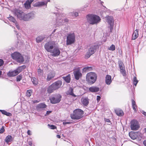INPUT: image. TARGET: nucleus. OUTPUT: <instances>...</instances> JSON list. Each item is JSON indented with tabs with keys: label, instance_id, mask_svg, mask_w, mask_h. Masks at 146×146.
I'll list each match as a JSON object with an SVG mask.
<instances>
[{
	"label": "nucleus",
	"instance_id": "a211bd4d",
	"mask_svg": "<svg viewBox=\"0 0 146 146\" xmlns=\"http://www.w3.org/2000/svg\"><path fill=\"white\" fill-rule=\"evenodd\" d=\"M111 76L109 75H107L106 77L105 82L106 84L108 85H110L111 82Z\"/></svg>",
	"mask_w": 146,
	"mask_h": 146
},
{
	"label": "nucleus",
	"instance_id": "09e8293b",
	"mask_svg": "<svg viewBox=\"0 0 146 146\" xmlns=\"http://www.w3.org/2000/svg\"><path fill=\"white\" fill-rule=\"evenodd\" d=\"M105 121L106 122L110 123L111 121L109 119H105Z\"/></svg>",
	"mask_w": 146,
	"mask_h": 146
},
{
	"label": "nucleus",
	"instance_id": "2f4dec72",
	"mask_svg": "<svg viewBox=\"0 0 146 146\" xmlns=\"http://www.w3.org/2000/svg\"><path fill=\"white\" fill-rule=\"evenodd\" d=\"M12 136L11 135H8L7 136L5 139V141L7 143L12 141Z\"/></svg>",
	"mask_w": 146,
	"mask_h": 146
},
{
	"label": "nucleus",
	"instance_id": "f03ea898",
	"mask_svg": "<svg viewBox=\"0 0 146 146\" xmlns=\"http://www.w3.org/2000/svg\"><path fill=\"white\" fill-rule=\"evenodd\" d=\"M87 22L92 25L97 24L100 21L101 19L100 17L96 15L88 14L86 16Z\"/></svg>",
	"mask_w": 146,
	"mask_h": 146
},
{
	"label": "nucleus",
	"instance_id": "a19ab883",
	"mask_svg": "<svg viewBox=\"0 0 146 146\" xmlns=\"http://www.w3.org/2000/svg\"><path fill=\"white\" fill-rule=\"evenodd\" d=\"M22 78V75L21 74H20L18 75L17 77V82L20 81Z\"/></svg>",
	"mask_w": 146,
	"mask_h": 146
},
{
	"label": "nucleus",
	"instance_id": "ddd939ff",
	"mask_svg": "<svg viewBox=\"0 0 146 146\" xmlns=\"http://www.w3.org/2000/svg\"><path fill=\"white\" fill-rule=\"evenodd\" d=\"M118 64L120 69V72L123 76H125L126 75L125 70V66L123 62L121 60L118 61Z\"/></svg>",
	"mask_w": 146,
	"mask_h": 146
},
{
	"label": "nucleus",
	"instance_id": "f704fd0d",
	"mask_svg": "<svg viewBox=\"0 0 146 146\" xmlns=\"http://www.w3.org/2000/svg\"><path fill=\"white\" fill-rule=\"evenodd\" d=\"M92 69L91 67L86 66L83 69V71L85 72H87L88 71H90Z\"/></svg>",
	"mask_w": 146,
	"mask_h": 146
},
{
	"label": "nucleus",
	"instance_id": "473e14b6",
	"mask_svg": "<svg viewBox=\"0 0 146 146\" xmlns=\"http://www.w3.org/2000/svg\"><path fill=\"white\" fill-rule=\"evenodd\" d=\"M32 81L33 84L35 85H36L38 84V80L35 77H33L31 79Z\"/></svg>",
	"mask_w": 146,
	"mask_h": 146
},
{
	"label": "nucleus",
	"instance_id": "4468645a",
	"mask_svg": "<svg viewBox=\"0 0 146 146\" xmlns=\"http://www.w3.org/2000/svg\"><path fill=\"white\" fill-rule=\"evenodd\" d=\"M106 18L107 22L110 25V30L111 31V30L113 29L114 23L113 17L111 16H107L106 17Z\"/></svg>",
	"mask_w": 146,
	"mask_h": 146
},
{
	"label": "nucleus",
	"instance_id": "c03bdc74",
	"mask_svg": "<svg viewBox=\"0 0 146 146\" xmlns=\"http://www.w3.org/2000/svg\"><path fill=\"white\" fill-rule=\"evenodd\" d=\"M71 14L72 16H74L75 17H77L78 15V13L77 12H73L72 13H71Z\"/></svg>",
	"mask_w": 146,
	"mask_h": 146
},
{
	"label": "nucleus",
	"instance_id": "4d7b16f0",
	"mask_svg": "<svg viewBox=\"0 0 146 146\" xmlns=\"http://www.w3.org/2000/svg\"><path fill=\"white\" fill-rule=\"evenodd\" d=\"M143 143L145 146H146V140L143 141Z\"/></svg>",
	"mask_w": 146,
	"mask_h": 146
},
{
	"label": "nucleus",
	"instance_id": "f3484780",
	"mask_svg": "<svg viewBox=\"0 0 146 146\" xmlns=\"http://www.w3.org/2000/svg\"><path fill=\"white\" fill-rule=\"evenodd\" d=\"M55 75V73L54 71H52L50 72L48 74L46 80L47 81L50 80L53 78Z\"/></svg>",
	"mask_w": 146,
	"mask_h": 146
},
{
	"label": "nucleus",
	"instance_id": "3c124183",
	"mask_svg": "<svg viewBox=\"0 0 146 146\" xmlns=\"http://www.w3.org/2000/svg\"><path fill=\"white\" fill-rule=\"evenodd\" d=\"M16 25V27L18 29H20V27L19 25L17 24V22L15 23Z\"/></svg>",
	"mask_w": 146,
	"mask_h": 146
},
{
	"label": "nucleus",
	"instance_id": "bf43d9fd",
	"mask_svg": "<svg viewBox=\"0 0 146 146\" xmlns=\"http://www.w3.org/2000/svg\"><path fill=\"white\" fill-rule=\"evenodd\" d=\"M51 111H47V112H46V114H49L51 112Z\"/></svg>",
	"mask_w": 146,
	"mask_h": 146
},
{
	"label": "nucleus",
	"instance_id": "49530a36",
	"mask_svg": "<svg viewBox=\"0 0 146 146\" xmlns=\"http://www.w3.org/2000/svg\"><path fill=\"white\" fill-rule=\"evenodd\" d=\"M5 130L4 129V126H2V127L0 129V133H3L5 131Z\"/></svg>",
	"mask_w": 146,
	"mask_h": 146
},
{
	"label": "nucleus",
	"instance_id": "79ce46f5",
	"mask_svg": "<svg viewBox=\"0 0 146 146\" xmlns=\"http://www.w3.org/2000/svg\"><path fill=\"white\" fill-rule=\"evenodd\" d=\"M115 46L113 44H112L108 49L111 50L113 51L115 50Z\"/></svg>",
	"mask_w": 146,
	"mask_h": 146
},
{
	"label": "nucleus",
	"instance_id": "393cba45",
	"mask_svg": "<svg viewBox=\"0 0 146 146\" xmlns=\"http://www.w3.org/2000/svg\"><path fill=\"white\" fill-rule=\"evenodd\" d=\"M33 2L31 0H28L24 3L25 7L27 9H29L31 7V4Z\"/></svg>",
	"mask_w": 146,
	"mask_h": 146
},
{
	"label": "nucleus",
	"instance_id": "1a4fd4ad",
	"mask_svg": "<svg viewBox=\"0 0 146 146\" xmlns=\"http://www.w3.org/2000/svg\"><path fill=\"white\" fill-rule=\"evenodd\" d=\"M55 46V44L54 42L53 41H50L45 44L44 47L45 49L47 52H50Z\"/></svg>",
	"mask_w": 146,
	"mask_h": 146
},
{
	"label": "nucleus",
	"instance_id": "864d4df0",
	"mask_svg": "<svg viewBox=\"0 0 146 146\" xmlns=\"http://www.w3.org/2000/svg\"><path fill=\"white\" fill-rule=\"evenodd\" d=\"M141 112L145 116H146V112L143 111H142Z\"/></svg>",
	"mask_w": 146,
	"mask_h": 146
},
{
	"label": "nucleus",
	"instance_id": "58836bf2",
	"mask_svg": "<svg viewBox=\"0 0 146 146\" xmlns=\"http://www.w3.org/2000/svg\"><path fill=\"white\" fill-rule=\"evenodd\" d=\"M32 92V90H27L26 92V96L28 97H30L31 95Z\"/></svg>",
	"mask_w": 146,
	"mask_h": 146
},
{
	"label": "nucleus",
	"instance_id": "0eeeda50",
	"mask_svg": "<svg viewBox=\"0 0 146 146\" xmlns=\"http://www.w3.org/2000/svg\"><path fill=\"white\" fill-rule=\"evenodd\" d=\"M56 15L57 16L58 15V16L57 17L56 20V23L57 25L59 26L62 25L64 23L68 22V20L67 18H65L63 19L62 18H61V17H64L65 16V15L63 14L59 15V14H58Z\"/></svg>",
	"mask_w": 146,
	"mask_h": 146
},
{
	"label": "nucleus",
	"instance_id": "5701e85b",
	"mask_svg": "<svg viewBox=\"0 0 146 146\" xmlns=\"http://www.w3.org/2000/svg\"><path fill=\"white\" fill-rule=\"evenodd\" d=\"M17 72L15 70L14 71H9L7 73V75L9 77H13L17 75Z\"/></svg>",
	"mask_w": 146,
	"mask_h": 146
},
{
	"label": "nucleus",
	"instance_id": "412c9836",
	"mask_svg": "<svg viewBox=\"0 0 146 146\" xmlns=\"http://www.w3.org/2000/svg\"><path fill=\"white\" fill-rule=\"evenodd\" d=\"M89 90L92 92H96L99 91V88L97 87L92 86L90 87L89 89Z\"/></svg>",
	"mask_w": 146,
	"mask_h": 146
},
{
	"label": "nucleus",
	"instance_id": "4be33fe9",
	"mask_svg": "<svg viewBox=\"0 0 146 146\" xmlns=\"http://www.w3.org/2000/svg\"><path fill=\"white\" fill-rule=\"evenodd\" d=\"M115 112L116 114L119 116H121L124 114L123 111L119 109L115 110Z\"/></svg>",
	"mask_w": 146,
	"mask_h": 146
},
{
	"label": "nucleus",
	"instance_id": "39448f33",
	"mask_svg": "<svg viewBox=\"0 0 146 146\" xmlns=\"http://www.w3.org/2000/svg\"><path fill=\"white\" fill-rule=\"evenodd\" d=\"M98 48V45L97 44H94L91 45L85 55L86 58L87 59L89 58L96 51Z\"/></svg>",
	"mask_w": 146,
	"mask_h": 146
},
{
	"label": "nucleus",
	"instance_id": "72a5a7b5",
	"mask_svg": "<svg viewBox=\"0 0 146 146\" xmlns=\"http://www.w3.org/2000/svg\"><path fill=\"white\" fill-rule=\"evenodd\" d=\"M37 72L39 76L42 77L43 76V70L40 68L38 69L37 70Z\"/></svg>",
	"mask_w": 146,
	"mask_h": 146
},
{
	"label": "nucleus",
	"instance_id": "7ed1b4c3",
	"mask_svg": "<svg viewBox=\"0 0 146 146\" xmlns=\"http://www.w3.org/2000/svg\"><path fill=\"white\" fill-rule=\"evenodd\" d=\"M97 79V75L94 72H90L86 75V80L89 84H92L95 83Z\"/></svg>",
	"mask_w": 146,
	"mask_h": 146
},
{
	"label": "nucleus",
	"instance_id": "cd10ccee",
	"mask_svg": "<svg viewBox=\"0 0 146 146\" xmlns=\"http://www.w3.org/2000/svg\"><path fill=\"white\" fill-rule=\"evenodd\" d=\"M62 78L67 83H69L70 82V75L69 74L66 77H63Z\"/></svg>",
	"mask_w": 146,
	"mask_h": 146
},
{
	"label": "nucleus",
	"instance_id": "a878e982",
	"mask_svg": "<svg viewBox=\"0 0 146 146\" xmlns=\"http://www.w3.org/2000/svg\"><path fill=\"white\" fill-rule=\"evenodd\" d=\"M47 2L45 3L44 2H38L35 4V5L36 7H42L44 5L46 6Z\"/></svg>",
	"mask_w": 146,
	"mask_h": 146
},
{
	"label": "nucleus",
	"instance_id": "423d86ee",
	"mask_svg": "<svg viewBox=\"0 0 146 146\" xmlns=\"http://www.w3.org/2000/svg\"><path fill=\"white\" fill-rule=\"evenodd\" d=\"M75 41V35L74 33L68 34L66 36V44L71 45L74 43Z\"/></svg>",
	"mask_w": 146,
	"mask_h": 146
},
{
	"label": "nucleus",
	"instance_id": "7c9ffc66",
	"mask_svg": "<svg viewBox=\"0 0 146 146\" xmlns=\"http://www.w3.org/2000/svg\"><path fill=\"white\" fill-rule=\"evenodd\" d=\"M55 90L53 88L52 86L51 85L49 86L47 89V92L48 93H51L53 92V91Z\"/></svg>",
	"mask_w": 146,
	"mask_h": 146
},
{
	"label": "nucleus",
	"instance_id": "dca6fc26",
	"mask_svg": "<svg viewBox=\"0 0 146 146\" xmlns=\"http://www.w3.org/2000/svg\"><path fill=\"white\" fill-rule=\"evenodd\" d=\"M73 73L75 78L77 80H78L82 76V73L79 70L74 71Z\"/></svg>",
	"mask_w": 146,
	"mask_h": 146
},
{
	"label": "nucleus",
	"instance_id": "5fc2aeb1",
	"mask_svg": "<svg viewBox=\"0 0 146 146\" xmlns=\"http://www.w3.org/2000/svg\"><path fill=\"white\" fill-rule=\"evenodd\" d=\"M138 30L137 29H136L134 32V33H135V34H137L138 35Z\"/></svg>",
	"mask_w": 146,
	"mask_h": 146
},
{
	"label": "nucleus",
	"instance_id": "2eb2a0df",
	"mask_svg": "<svg viewBox=\"0 0 146 146\" xmlns=\"http://www.w3.org/2000/svg\"><path fill=\"white\" fill-rule=\"evenodd\" d=\"M62 84V82L60 80H58L51 84L53 88L55 90L59 88Z\"/></svg>",
	"mask_w": 146,
	"mask_h": 146
},
{
	"label": "nucleus",
	"instance_id": "338daca9",
	"mask_svg": "<svg viewBox=\"0 0 146 146\" xmlns=\"http://www.w3.org/2000/svg\"><path fill=\"white\" fill-rule=\"evenodd\" d=\"M30 144H31V143H29V144L31 145Z\"/></svg>",
	"mask_w": 146,
	"mask_h": 146
},
{
	"label": "nucleus",
	"instance_id": "9b49d317",
	"mask_svg": "<svg viewBox=\"0 0 146 146\" xmlns=\"http://www.w3.org/2000/svg\"><path fill=\"white\" fill-rule=\"evenodd\" d=\"M130 127L131 130H137L139 129L140 126L137 121L136 120H133L131 122Z\"/></svg>",
	"mask_w": 146,
	"mask_h": 146
},
{
	"label": "nucleus",
	"instance_id": "b1692460",
	"mask_svg": "<svg viewBox=\"0 0 146 146\" xmlns=\"http://www.w3.org/2000/svg\"><path fill=\"white\" fill-rule=\"evenodd\" d=\"M82 103L84 106H87L89 104V102L87 98L81 99Z\"/></svg>",
	"mask_w": 146,
	"mask_h": 146
},
{
	"label": "nucleus",
	"instance_id": "052dcab7",
	"mask_svg": "<svg viewBox=\"0 0 146 146\" xmlns=\"http://www.w3.org/2000/svg\"><path fill=\"white\" fill-rule=\"evenodd\" d=\"M2 72L1 71H0V76H1V74Z\"/></svg>",
	"mask_w": 146,
	"mask_h": 146
},
{
	"label": "nucleus",
	"instance_id": "9d476101",
	"mask_svg": "<svg viewBox=\"0 0 146 146\" xmlns=\"http://www.w3.org/2000/svg\"><path fill=\"white\" fill-rule=\"evenodd\" d=\"M61 96L59 94L54 95L50 98V102L52 104H56L59 103L61 100Z\"/></svg>",
	"mask_w": 146,
	"mask_h": 146
},
{
	"label": "nucleus",
	"instance_id": "a18cd8bd",
	"mask_svg": "<svg viewBox=\"0 0 146 146\" xmlns=\"http://www.w3.org/2000/svg\"><path fill=\"white\" fill-rule=\"evenodd\" d=\"M48 126L51 129H54L56 128V126L52 125H50L49 124H48Z\"/></svg>",
	"mask_w": 146,
	"mask_h": 146
},
{
	"label": "nucleus",
	"instance_id": "774afa93",
	"mask_svg": "<svg viewBox=\"0 0 146 146\" xmlns=\"http://www.w3.org/2000/svg\"><path fill=\"white\" fill-rule=\"evenodd\" d=\"M30 144H31V143H29V144L31 145Z\"/></svg>",
	"mask_w": 146,
	"mask_h": 146
},
{
	"label": "nucleus",
	"instance_id": "603ef678",
	"mask_svg": "<svg viewBox=\"0 0 146 146\" xmlns=\"http://www.w3.org/2000/svg\"><path fill=\"white\" fill-rule=\"evenodd\" d=\"M70 123V122H63V123L64 125H66V124H69Z\"/></svg>",
	"mask_w": 146,
	"mask_h": 146
},
{
	"label": "nucleus",
	"instance_id": "f8f14e48",
	"mask_svg": "<svg viewBox=\"0 0 146 146\" xmlns=\"http://www.w3.org/2000/svg\"><path fill=\"white\" fill-rule=\"evenodd\" d=\"M52 56L54 57L58 56L60 55V51L59 48L55 46L50 52Z\"/></svg>",
	"mask_w": 146,
	"mask_h": 146
},
{
	"label": "nucleus",
	"instance_id": "aec40b11",
	"mask_svg": "<svg viewBox=\"0 0 146 146\" xmlns=\"http://www.w3.org/2000/svg\"><path fill=\"white\" fill-rule=\"evenodd\" d=\"M137 133L131 132L129 133V135L130 138L132 139H135L137 136Z\"/></svg>",
	"mask_w": 146,
	"mask_h": 146
},
{
	"label": "nucleus",
	"instance_id": "c9c22d12",
	"mask_svg": "<svg viewBox=\"0 0 146 146\" xmlns=\"http://www.w3.org/2000/svg\"><path fill=\"white\" fill-rule=\"evenodd\" d=\"M23 69V66H21L18 67V68L15 70V71L17 72V74L21 72Z\"/></svg>",
	"mask_w": 146,
	"mask_h": 146
},
{
	"label": "nucleus",
	"instance_id": "13d9d810",
	"mask_svg": "<svg viewBox=\"0 0 146 146\" xmlns=\"http://www.w3.org/2000/svg\"><path fill=\"white\" fill-rule=\"evenodd\" d=\"M56 137H57V138H60V136L59 135H57L56 136Z\"/></svg>",
	"mask_w": 146,
	"mask_h": 146
},
{
	"label": "nucleus",
	"instance_id": "37998d69",
	"mask_svg": "<svg viewBox=\"0 0 146 146\" xmlns=\"http://www.w3.org/2000/svg\"><path fill=\"white\" fill-rule=\"evenodd\" d=\"M138 36V35L135 34V33H134L132 36V39L133 40L135 39Z\"/></svg>",
	"mask_w": 146,
	"mask_h": 146
},
{
	"label": "nucleus",
	"instance_id": "de8ad7c7",
	"mask_svg": "<svg viewBox=\"0 0 146 146\" xmlns=\"http://www.w3.org/2000/svg\"><path fill=\"white\" fill-rule=\"evenodd\" d=\"M101 97L100 96H97V100L98 102L100 100Z\"/></svg>",
	"mask_w": 146,
	"mask_h": 146
},
{
	"label": "nucleus",
	"instance_id": "8fccbe9b",
	"mask_svg": "<svg viewBox=\"0 0 146 146\" xmlns=\"http://www.w3.org/2000/svg\"><path fill=\"white\" fill-rule=\"evenodd\" d=\"M3 63V61L2 59H0V66L2 65Z\"/></svg>",
	"mask_w": 146,
	"mask_h": 146
},
{
	"label": "nucleus",
	"instance_id": "bb28decb",
	"mask_svg": "<svg viewBox=\"0 0 146 146\" xmlns=\"http://www.w3.org/2000/svg\"><path fill=\"white\" fill-rule=\"evenodd\" d=\"M67 94L68 95H71L74 97H76V96L73 93V89L71 88H70L69 90L67 92Z\"/></svg>",
	"mask_w": 146,
	"mask_h": 146
},
{
	"label": "nucleus",
	"instance_id": "680f3d73",
	"mask_svg": "<svg viewBox=\"0 0 146 146\" xmlns=\"http://www.w3.org/2000/svg\"><path fill=\"white\" fill-rule=\"evenodd\" d=\"M145 132H146V128L144 129Z\"/></svg>",
	"mask_w": 146,
	"mask_h": 146
},
{
	"label": "nucleus",
	"instance_id": "e433bc0d",
	"mask_svg": "<svg viewBox=\"0 0 146 146\" xmlns=\"http://www.w3.org/2000/svg\"><path fill=\"white\" fill-rule=\"evenodd\" d=\"M46 106L44 104L41 103L39 104L37 106L38 108H43L46 107Z\"/></svg>",
	"mask_w": 146,
	"mask_h": 146
},
{
	"label": "nucleus",
	"instance_id": "69168bd1",
	"mask_svg": "<svg viewBox=\"0 0 146 146\" xmlns=\"http://www.w3.org/2000/svg\"><path fill=\"white\" fill-rule=\"evenodd\" d=\"M15 31V33H17V32Z\"/></svg>",
	"mask_w": 146,
	"mask_h": 146
},
{
	"label": "nucleus",
	"instance_id": "6ab92c4d",
	"mask_svg": "<svg viewBox=\"0 0 146 146\" xmlns=\"http://www.w3.org/2000/svg\"><path fill=\"white\" fill-rule=\"evenodd\" d=\"M45 38V36L43 35H41L37 37L36 39V41L37 43L41 42L43 41Z\"/></svg>",
	"mask_w": 146,
	"mask_h": 146
},
{
	"label": "nucleus",
	"instance_id": "c85d7f7f",
	"mask_svg": "<svg viewBox=\"0 0 146 146\" xmlns=\"http://www.w3.org/2000/svg\"><path fill=\"white\" fill-rule=\"evenodd\" d=\"M132 107L133 109L135 111H137V110L136 109L137 108V106L136 104L135 101L133 100L132 99L131 100Z\"/></svg>",
	"mask_w": 146,
	"mask_h": 146
},
{
	"label": "nucleus",
	"instance_id": "e2e57ef3",
	"mask_svg": "<svg viewBox=\"0 0 146 146\" xmlns=\"http://www.w3.org/2000/svg\"><path fill=\"white\" fill-rule=\"evenodd\" d=\"M55 30H54L53 32H54L55 31Z\"/></svg>",
	"mask_w": 146,
	"mask_h": 146
},
{
	"label": "nucleus",
	"instance_id": "20e7f679",
	"mask_svg": "<svg viewBox=\"0 0 146 146\" xmlns=\"http://www.w3.org/2000/svg\"><path fill=\"white\" fill-rule=\"evenodd\" d=\"M84 111L80 109L74 110L73 114L71 115V118L73 119H79L83 117Z\"/></svg>",
	"mask_w": 146,
	"mask_h": 146
},
{
	"label": "nucleus",
	"instance_id": "6e6552de",
	"mask_svg": "<svg viewBox=\"0 0 146 146\" xmlns=\"http://www.w3.org/2000/svg\"><path fill=\"white\" fill-rule=\"evenodd\" d=\"M12 58L19 62H22L24 61V58L21 54L15 52L11 55Z\"/></svg>",
	"mask_w": 146,
	"mask_h": 146
},
{
	"label": "nucleus",
	"instance_id": "0e129e2a",
	"mask_svg": "<svg viewBox=\"0 0 146 146\" xmlns=\"http://www.w3.org/2000/svg\"><path fill=\"white\" fill-rule=\"evenodd\" d=\"M48 1L49 2L50 1V0H48Z\"/></svg>",
	"mask_w": 146,
	"mask_h": 146
},
{
	"label": "nucleus",
	"instance_id": "6e6d98bb",
	"mask_svg": "<svg viewBox=\"0 0 146 146\" xmlns=\"http://www.w3.org/2000/svg\"><path fill=\"white\" fill-rule=\"evenodd\" d=\"M27 133L29 135H31V131H30L29 130L27 131Z\"/></svg>",
	"mask_w": 146,
	"mask_h": 146
},
{
	"label": "nucleus",
	"instance_id": "ea45409f",
	"mask_svg": "<svg viewBox=\"0 0 146 146\" xmlns=\"http://www.w3.org/2000/svg\"><path fill=\"white\" fill-rule=\"evenodd\" d=\"M8 19L9 20H10V21H11L12 22L15 23L16 22H17L16 20L14 18V17L12 16H10L9 17H8Z\"/></svg>",
	"mask_w": 146,
	"mask_h": 146
},
{
	"label": "nucleus",
	"instance_id": "f257e3e1",
	"mask_svg": "<svg viewBox=\"0 0 146 146\" xmlns=\"http://www.w3.org/2000/svg\"><path fill=\"white\" fill-rule=\"evenodd\" d=\"M14 14L20 20L25 21H29L35 17V14L33 12L25 14L19 10H15Z\"/></svg>",
	"mask_w": 146,
	"mask_h": 146
},
{
	"label": "nucleus",
	"instance_id": "c756f323",
	"mask_svg": "<svg viewBox=\"0 0 146 146\" xmlns=\"http://www.w3.org/2000/svg\"><path fill=\"white\" fill-rule=\"evenodd\" d=\"M0 111L3 114L7 116H11L12 114L4 110H0Z\"/></svg>",
	"mask_w": 146,
	"mask_h": 146
},
{
	"label": "nucleus",
	"instance_id": "4c0bfd02",
	"mask_svg": "<svg viewBox=\"0 0 146 146\" xmlns=\"http://www.w3.org/2000/svg\"><path fill=\"white\" fill-rule=\"evenodd\" d=\"M139 81L137 80V78L135 76H134L133 79V84L136 86L138 82Z\"/></svg>",
	"mask_w": 146,
	"mask_h": 146
}]
</instances>
